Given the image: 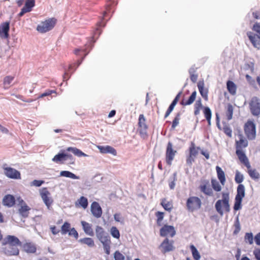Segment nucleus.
Masks as SVG:
<instances>
[{
    "mask_svg": "<svg viewBox=\"0 0 260 260\" xmlns=\"http://www.w3.org/2000/svg\"><path fill=\"white\" fill-rule=\"evenodd\" d=\"M244 176L238 170L236 171L235 181L239 184L237 189V194L235 196L233 209L234 211L240 210L242 208L243 199L245 196V189L244 185L241 183L243 181Z\"/></svg>",
    "mask_w": 260,
    "mask_h": 260,
    "instance_id": "1",
    "label": "nucleus"
},
{
    "mask_svg": "<svg viewBox=\"0 0 260 260\" xmlns=\"http://www.w3.org/2000/svg\"><path fill=\"white\" fill-rule=\"evenodd\" d=\"M230 194L229 192H222V199L218 200L216 201L215 204V208L216 211L220 214V216H223V211L222 206L224 208L225 211L226 212L230 211V205L229 203L230 201Z\"/></svg>",
    "mask_w": 260,
    "mask_h": 260,
    "instance_id": "2",
    "label": "nucleus"
},
{
    "mask_svg": "<svg viewBox=\"0 0 260 260\" xmlns=\"http://www.w3.org/2000/svg\"><path fill=\"white\" fill-rule=\"evenodd\" d=\"M102 34V31L99 29V26L97 27V28L92 32V35L90 38V40L85 45V47L84 48L81 49L80 48H76L74 50V53L78 55L80 54V52L85 53L87 52V50L89 49V52L93 48L94 46V43L98 39L99 37Z\"/></svg>",
    "mask_w": 260,
    "mask_h": 260,
    "instance_id": "3",
    "label": "nucleus"
},
{
    "mask_svg": "<svg viewBox=\"0 0 260 260\" xmlns=\"http://www.w3.org/2000/svg\"><path fill=\"white\" fill-rule=\"evenodd\" d=\"M252 30L258 34L251 31H247V36L254 47L260 49V23L256 22L252 27Z\"/></svg>",
    "mask_w": 260,
    "mask_h": 260,
    "instance_id": "4",
    "label": "nucleus"
},
{
    "mask_svg": "<svg viewBox=\"0 0 260 260\" xmlns=\"http://www.w3.org/2000/svg\"><path fill=\"white\" fill-rule=\"evenodd\" d=\"M117 3L115 2V0H107V4L106 5V10L103 12V14L102 18L100 20L96 22V26L93 29V32L99 26V29L102 31V27H105L106 25V22L110 19V18H109V19L106 21V22H104L105 17H106L109 13H110L112 9L116 6Z\"/></svg>",
    "mask_w": 260,
    "mask_h": 260,
    "instance_id": "5",
    "label": "nucleus"
},
{
    "mask_svg": "<svg viewBox=\"0 0 260 260\" xmlns=\"http://www.w3.org/2000/svg\"><path fill=\"white\" fill-rule=\"evenodd\" d=\"M244 133L249 140H253L256 138V125L253 120H248L244 124Z\"/></svg>",
    "mask_w": 260,
    "mask_h": 260,
    "instance_id": "6",
    "label": "nucleus"
},
{
    "mask_svg": "<svg viewBox=\"0 0 260 260\" xmlns=\"http://www.w3.org/2000/svg\"><path fill=\"white\" fill-rule=\"evenodd\" d=\"M56 19L54 18H49L38 25L37 30L42 33H45L51 30L55 26Z\"/></svg>",
    "mask_w": 260,
    "mask_h": 260,
    "instance_id": "7",
    "label": "nucleus"
},
{
    "mask_svg": "<svg viewBox=\"0 0 260 260\" xmlns=\"http://www.w3.org/2000/svg\"><path fill=\"white\" fill-rule=\"evenodd\" d=\"M201 200L197 197H189L186 201V206L189 211L193 212L201 207Z\"/></svg>",
    "mask_w": 260,
    "mask_h": 260,
    "instance_id": "8",
    "label": "nucleus"
},
{
    "mask_svg": "<svg viewBox=\"0 0 260 260\" xmlns=\"http://www.w3.org/2000/svg\"><path fill=\"white\" fill-rule=\"evenodd\" d=\"M249 109L251 113L255 116L260 114V99L257 96H253L249 102Z\"/></svg>",
    "mask_w": 260,
    "mask_h": 260,
    "instance_id": "9",
    "label": "nucleus"
},
{
    "mask_svg": "<svg viewBox=\"0 0 260 260\" xmlns=\"http://www.w3.org/2000/svg\"><path fill=\"white\" fill-rule=\"evenodd\" d=\"M145 118L143 114H140L139 117L138 125L139 128V133L141 137L145 138L147 136L148 126L145 123Z\"/></svg>",
    "mask_w": 260,
    "mask_h": 260,
    "instance_id": "10",
    "label": "nucleus"
},
{
    "mask_svg": "<svg viewBox=\"0 0 260 260\" xmlns=\"http://www.w3.org/2000/svg\"><path fill=\"white\" fill-rule=\"evenodd\" d=\"M4 174L9 178L19 180L21 179L20 172L17 170L11 167L4 168Z\"/></svg>",
    "mask_w": 260,
    "mask_h": 260,
    "instance_id": "11",
    "label": "nucleus"
},
{
    "mask_svg": "<svg viewBox=\"0 0 260 260\" xmlns=\"http://www.w3.org/2000/svg\"><path fill=\"white\" fill-rule=\"evenodd\" d=\"M3 245H10V246H21L22 242L18 237L14 235H8L6 237L3 242Z\"/></svg>",
    "mask_w": 260,
    "mask_h": 260,
    "instance_id": "12",
    "label": "nucleus"
},
{
    "mask_svg": "<svg viewBox=\"0 0 260 260\" xmlns=\"http://www.w3.org/2000/svg\"><path fill=\"white\" fill-rule=\"evenodd\" d=\"M176 152L177 151L173 148L172 143L169 141L167 144L166 152V160L168 165H171Z\"/></svg>",
    "mask_w": 260,
    "mask_h": 260,
    "instance_id": "13",
    "label": "nucleus"
},
{
    "mask_svg": "<svg viewBox=\"0 0 260 260\" xmlns=\"http://www.w3.org/2000/svg\"><path fill=\"white\" fill-rule=\"evenodd\" d=\"M41 197L48 209H49L50 207L53 203V200L50 197V193L48 190L47 187H43L40 191Z\"/></svg>",
    "mask_w": 260,
    "mask_h": 260,
    "instance_id": "14",
    "label": "nucleus"
},
{
    "mask_svg": "<svg viewBox=\"0 0 260 260\" xmlns=\"http://www.w3.org/2000/svg\"><path fill=\"white\" fill-rule=\"evenodd\" d=\"M175 234L176 231L173 225L165 224L160 229V236L161 237H166L169 235L173 237Z\"/></svg>",
    "mask_w": 260,
    "mask_h": 260,
    "instance_id": "15",
    "label": "nucleus"
},
{
    "mask_svg": "<svg viewBox=\"0 0 260 260\" xmlns=\"http://www.w3.org/2000/svg\"><path fill=\"white\" fill-rule=\"evenodd\" d=\"M2 252L8 256H16L19 254V250L17 246L7 245V246L2 248Z\"/></svg>",
    "mask_w": 260,
    "mask_h": 260,
    "instance_id": "16",
    "label": "nucleus"
},
{
    "mask_svg": "<svg viewBox=\"0 0 260 260\" xmlns=\"http://www.w3.org/2000/svg\"><path fill=\"white\" fill-rule=\"evenodd\" d=\"M90 211L92 215L95 218H99L102 216L103 211L98 202L94 201L91 203Z\"/></svg>",
    "mask_w": 260,
    "mask_h": 260,
    "instance_id": "17",
    "label": "nucleus"
},
{
    "mask_svg": "<svg viewBox=\"0 0 260 260\" xmlns=\"http://www.w3.org/2000/svg\"><path fill=\"white\" fill-rule=\"evenodd\" d=\"M10 21H6L0 25V37L2 39H8L9 37Z\"/></svg>",
    "mask_w": 260,
    "mask_h": 260,
    "instance_id": "18",
    "label": "nucleus"
},
{
    "mask_svg": "<svg viewBox=\"0 0 260 260\" xmlns=\"http://www.w3.org/2000/svg\"><path fill=\"white\" fill-rule=\"evenodd\" d=\"M2 204L5 207L11 208L14 206L16 204V199L15 197L11 194L5 195L2 200Z\"/></svg>",
    "mask_w": 260,
    "mask_h": 260,
    "instance_id": "19",
    "label": "nucleus"
},
{
    "mask_svg": "<svg viewBox=\"0 0 260 260\" xmlns=\"http://www.w3.org/2000/svg\"><path fill=\"white\" fill-rule=\"evenodd\" d=\"M236 154L240 161L243 163L247 169L250 168L251 166L248 161V159L242 149H236Z\"/></svg>",
    "mask_w": 260,
    "mask_h": 260,
    "instance_id": "20",
    "label": "nucleus"
},
{
    "mask_svg": "<svg viewBox=\"0 0 260 260\" xmlns=\"http://www.w3.org/2000/svg\"><path fill=\"white\" fill-rule=\"evenodd\" d=\"M98 149L101 153L103 154H111L114 156H116L117 155V151L116 149L109 145L106 146H98Z\"/></svg>",
    "mask_w": 260,
    "mask_h": 260,
    "instance_id": "21",
    "label": "nucleus"
},
{
    "mask_svg": "<svg viewBox=\"0 0 260 260\" xmlns=\"http://www.w3.org/2000/svg\"><path fill=\"white\" fill-rule=\"evenodd\" d=\"M173 241H169L168 238H166L163 242L161 243L160 246L163 248V252L166 253L172 251L174 249L173 245Z\"/></svg>",
    "mask_w": 260,
    "mask_h": 260,
    "instance_id": "22",
    "label": "nucleus"
},
{
    "mask_svg": "<svg viewBox=\"0 0 260 260\" xmlns=\"http://www.w3.org/2000/svg\"><path fill=\"white\" fill-rule=\"evenodd\" d=\"M198 87L199 90V92L203 97V98L205 100L207 101L208 98V90L207 89H204V81H199L198 83Z\"/></svg>",
    "mask_w": 260,
    "mask_h": 260,
    "instance_id": "23",
    "label": "nucleus"
},
{
    "mask_svg": "<svg viewBox=\"0 0 260 260\" xmlns=\"http://www.w3.org/2000/svg\"><path fill=\"white\" fill-rule=\"evenodd\" d=\"M95 235L98 240H101L107 236H109V235L107 233L104 228L100 225H96L95 228Z\"/></svg>",
    "mask_w": 260,
    "mask_h": 260,
    "instance_id": "24",
    "label": "nucleus"
},
{
    "mask_svg": "<svg viewBox=\"0 0 260 260\" xmlns=\"http://www.w3.org/2000/svg\"><path fill=\"white\" fill-rule=\"evenodd\" d=\"M239 136L240 137L239 140L236 141V149H242L243 148L247 147L248 145V141L243 138L242 134H239Z\"/></svg>",
    "mask_w": 260,
    "mask_h": 260,
    "instance_id": "25",
    "label": "nucleus"
},
{
    "mask_svg": "<svg viewBox=\"0 0 260 260\" xmlns=\"http://www.w3.org/2000/svg\"><path fill=\"white\" fill-rule=\"evenodd\" d=\"M22 247L24 250L28 253H34L37 250L35 245L31 242H27L23 244Z\"/></svg>",
    "mask_w": 260,
    "mask_h": 260,
    "instance_id": "26",
    "label": "nucleus"
},
{
    "mask_svg": "<svg viewBox=\"0 0 260 260\" xmlns=\"http://www.w3.org/2000/svg\"><path fill=\"white\" fill-rule=\"evenodd\" d=\"M81 223L82 226L83 231L86 235L91 237L94 236V232L89 223L85 221H82Z\"/></svg>",
    "mask_w": 260,
    "mask_h": 260,
    "instance_id": "27",
    "label": "nucleus"
},
{
    "mask_svg": "<svg viewBox=\"0 0 260 260\" xmlns=\"http://www.w3.org/2000/svg\"><path fill=\"white\" fill-rule=\"evenodd\" d=\"M216 171L218 180H219L220 183L223 185L226 181L225 175L224 171L218 166L216 167Z\"/></svg>",
    "mask_w": 260,
    "mask_h": 260,
    "instance_id": "28",
    "label": "nucleus"
},
{
    "mask_svg": "<svg viewBox=\"0 0 260 260\" xmlns=\"http://www.w3.org/2000/svg\"><path fill=\"white\" fill-rule=\"evenodd\" d=\"M179 101V92L176 94L175 98L173 100V101L172 102L171 104L170 105L169 108H168L165 115V118H167L170 113L172 112L175 106L177 104L178 102Z\"/></svg>",
    "mask_w": 260,
    "mask_h": 260,
    "instance_id": "29",
    "label": "nucleus"
},
{
    "mask_svg": "<svg viewBox=\"0 0 260 260\" xmlns=\"http://www.w3.org/2000/svg\"><path fill=\"white\" fill-rule=\"evenodd\" d=\"M30 210V208L26 204H24L20 207L18 210L19 215L22 217L26 218L28 216L29 211Z\"/></svg>",
    "mask_w": 260,
    "mask_h": 260,
    "instance_id": "30",
    "label": "nucleus"
},
{
    "mask_svg": "<svg viewBox=\"0 0 260 260\" xmlns=\"http://www.w3.org/2000/svg\"><path fill=\"white\" fill-rule=\"evenodd\" d=\"M197 95V91L194 90L193 91L191 95L189 96L188 99L186 101L183 100L181 102H180V105L183 106H187L190 105L193 103L195 101Z\"/></svg>",
    "mask_w": 260,
    "mask_h": 260,
    "instance_id": "31",
    "label": "nucleus"
},
{
    "mask_svg": "<svg viewBox=\"0 0 260 260\" xmlns=\"http://www.w3.org/2000/svg\"><path fill=\"white\" fill-rule=\"evenodd\" d=\"M160 205L166 211L169 212L171 211L173 207L172 202L171 201H167L166 198L161 199Z\"/></svg>",
    "mask_w": 260,
    "mask_h": 260,
    "instance_id": "32",
    "label": "nucleus"
},
{
    "mask_svg": "<svg viewBox=\"0 0 260 260\" xmlns=\"http://www.w3.org/2000/svg\"><path fill=\"white\" fill-rule=\"evenodd\" d=\"M227 89L232 95H235L236 93L237 86L232 81L228 80L226 82Z\"/></svg>",
    "mask_w": 260,
    "mask_h": 260,
    "instance_id": "33",
    "label": "nucleus"
},
{
    "mask_svg": "<svg viewBox=\"0 0 260 260\" xmlns=\"http://www.w3.org/2000/svg\"><path fill=\"white\" fill-rule=\"evenodd\" d=\"M59 176L70 178L73 179H80V177L79 176H77L76 175L69 171H61L60 172Z\"/></svg>",
    "mask_w": 260,
    "mask_h": 260,
    "instance_id": "34",
    "label": "nucleus"
},
{
    "mask_svg": "<svg viewBox=\"0 0 260 260\" xmlns=\"http://www.w3.org/2000/svg\"><path fill=\"white\" fill-rule=\"evenodd\" d=\"M89 53V51H88L87 53H85L84 55L81 57L80 59H78L77 61L74 63V65L73 64H69L68 66V71H71L73 70L74 66H76V68L73 70V71L72 72L71 74H73L76 69L82 63L84 59H85V57L88 55V54Z\"/></svg>",
    "mask_w": 260,
    "mask_h": 260,
    "instance_id": "35",
    "label": "nucleus"
},
{
    "mask_svg": "<svg viewBox=\"0 0 260 260\" xmlns=\"http://www.w3.org/2000/svg\"><path fill=\"white\" fill-rule=\"evenodd\" d=\"M65 151H67L64 150H61L58 153L53 157L52 160L55 162H61L62 161L64 160Z\"/></svg>",
    "mask_w": 260,
    "mask_h": 260,
    "instance_id": "36",
    "label": "nucleus"
},
{
    "mask_svg": "<svg viewBox=\"0 0 260 260\" xmlns=\"http://www.w3.org/2000/svg\"><path fill=\"white\" fill-rule=\"evenodd\" d=\"M66 151H72L74 155H75L78 157L87 156V154L84 153L81 150H80L79 149H78L76 147H69L66 149Z\"/></svg>",
    "mask_w": 260,
    "mask_h": 260,
    "instance_id": "37",
    "label": "nucleus"
},
{
    "mask_svg": "<svg viewBox=\"0 0 260 260\" xmlns=\"http://www.w3.org/2000/svg\"><path fill=\"white\" fill-rule=\"evenodd\" d=\"M207 183L208 182H207L206 184L201 185L200 186V190L202 192H203L206 195L212 196H213L212 189L210 187H208L207 186Z\"/></svg>",
    "mask_w": 260,
    "mask_h": 260,
    "instance_id": "38",
    "label": "nucleus"
},
{
    "mask_svg": "<svg viewBox=\"0 0 260 260\" xmlns=\"http://www.w3.org/2000/svg\"><path fill=\"white\" fill-rule=\"evenodd\" d=\"M78 242L81 244L87 245L90 247H93L94 246V242L91 238L86 237L80 239Z\"/></svg>",
    "mask_w": 260,
    "mask_h": 260,
    "instance_id": "39",
    "label": "nucleus"
},
{
    "mask_svg": "<svg viewBox=\"0 0 260 260\" xmlns=\"http://www.w3.org/2000/svg\"><path fill=\"white\" fill-rule=\"evenodd\" d=\"M190 250L191 252L192 255L194 260H200L201 255L196 246L191 244L190 245Z\"/></svg>",
    "mask_w": 260,
    "mask_h": 260,
    "instance_id": "40",
    "label": "nucleus"
},
{
    "mask_svg": "<svg viewBox=\"0 0 260 260\" xmlns=\"http://www.w3.org/2000/svg\"><path fill=\"white\" fill-rule=\"evenodd\" d=\"M248 173L250 178L255 180L257 181L260 178L259 173L256 170V169H248Z\"/></svg>",
    "mask_w": 260,
    "mask_h": 260,
    "instance_id": "41",
    "label": "nucleus"
},
{
    "mask_svg": "<svg viewBox=\"0 0 260 260\" xmlns=\"http://www.w3.org/2000/svg\"><path fill=\"white\" fill-rule=\"evenodd\" d=\"M222 124L223 125L222 130L224 133L227 135L229 137L231 138L232 136V129L230 126L226 123V122L223 121Z\"/></svg>",
    "mask_w": 260,
    "mask_h": 260,
    "instance_id": "42",
    "label": "nucleus"
},
{
    "mask_svg": "<svg viewBox=\"0 0 260 260\" xmlns=\"http://www.w3.org/2000/svg\"><path fill=\"white\" fill-rule=\"evenodd\" d=\"M177 180V172H174L169 180V185L170 189H174L175 186V181Z\"/></svg>",
    "mask_w": 260,
    "mask_h": 260,
    "instance_id": "43",
    "label": "nucleus"
},
{
    "mask_svg": "<svg viewBox=\"0 0 260 260\" xmlns=\"http://www.w3.org/2000/svg\"><path fill=\"white\" fill-rule=\"evenodd\" d=\"M234 108L232 104H228L227 105V109L226 111V116L227 119L230 120L233 118Z\"/></svg>",
    "mask_w": 260,
    "mask_h": 260,
    "instance_id": "44",
    "label": "nucleus"
},
{
    "mask_svg": "<svg viewBox=\"0 0 260 260\" xmlns=\"http://www.w3.org/2000/svg\"><path fill=\"white\" fill-rule=\"evenodd\" d=\"M78 201L79 205L84 209H85L88 207V202L86 197L81 196Z\"/></svg>",
    "mask_w": 260,
    "mask_h": 260,
    "instance_id": "45",
    "label": "nucleus"
},
{
    "mask_svg": "<svg viewBox=\"0 0 260 260\" xmlns=\"http://www.w3.org/2000/svg\"><path fill=\"white\" fill-rule=\"evenodd\" d=\"M71 228V224L68 221H65L61 227V233L62 235H66Z\"/></svg>",
    "mask_w": 260,
    "mask_h": 260,
    "instance_id": "46",
    "label": "nucleus"
},
{
    "mask_svg": "<svg viewBox=\"0 0 260 260\" xmlns=\"http://www.w3.org/2000/svg\"><path fill=\"white\" fill-rule=\"evenodd\" d=\"M165 213L161 211H157L155 212V216L157 217L156 223L157 225L161 226L162 225V220L164 219Z\"/></svg>",
    "mask_w": 260,
    "mask_h": 260,
    "instance_id": "47",
    "label": "nucleus"
},
{
    "mask_svg": "<svg viewBox=\"0 0 260 260\" xmlns=\"http://www.w3.org/2000/svg\"><path fill=\"white\" fill-rule=\"evenodd\" d=\"M235 230L233 234L235 235L239 233L241 230V225L239 219V214L236 216L234 222Z\"/></svg>",
    "mask_w": 260,
    "mask_h": 260,
    "instance_id": "48",
    "label": "nucleus"
},
{
    "mask_svg": "<svg viewBox=\"0 0 260 260\" xmlns=\"http://www.w3.org/2000/svg\"><path fill=\"white\" fill-rule=\"evenodd\" d=\"M110 234L111 236L115 239H119L120 238V232L116 226H112L110 229Z\"/></svg>",
    "mask_w": 260,
    "mask_h": 260,
    "instance_id": "49",
    "label": "nucleus"
},
{
    "mask_svg": "<svg viewBox=\"0 0 260 260\" xmlns=\"http://www.w3.org/2000/svg\"><path fill=\"white\" fill-rule=\"evenodd\" d=\"M75 158L71 154L65 151L64 160L67 161V164L74 165L75 164Z\"/></svg>",
    "mask_w": 260,
    "mask_h": 260,
    "instance_id": "50",
    "label": "nucleus"
},
{
    "mask_svg": "<svg viewBox=\"0 0 260 260\" xmlns=\"http://www.w3.org/2000/svg\"><path fill=\"white\" fill-rule=\"evenodd\" d=\"M35 5V0H26L23 7L30 12Z\"/></svg>",
    "mask_w": 260,
    "mask_h": 260,
    "instance_id": "51",
    "label": "nucleus"
},
{
    "mask_svg": "<svg viewBox=\"0 0 260 260\" xmlns=\"http://www.w3.org/2000/svg\"><path fill=\"white\" fill-rule=\"evenodd\" d=\"M211 185L213 189L215 191L218 192L221 190V186L216 180L212 179L211 180Z\"/></svg>",
    "mask_w": 260,
    "mask_h": 260,
    "instance_id": "52",
    "label": "nucleus"
},
{
    "mask_svg": "<svg viewBox=\"0 0 260 260\" xmlns=\"http://www.w3.org/2000/svg\"><path fill=\"white\" fill-rule=\"evenodd\" d=\"M52 93H56V90L48 89L46 90L45 92L40 94L38 96V98L39 99V98H44L45 96H48L51 95Z\"/></svg>",
    "mask_w": 260,
    "mask_h": 260,
    "instance_id": "53",
    "label": "nucleus"
},
{
    "mask_svg": "<svg viewBox=\"0 0 260 260\" xmlns=\"http://www.w3.org/2000/svg\"><path fill=\"white\" fill-rule=\"evenodd\" d=\"M203 113L206 119L211 118L212 117V112L210 108L209 107H205L203 108Z\"/></svg>",
    "mask_w": 260,
    "mask_h": 260,
    "instance_id": "54",
    "label": "nucleus"
},
{
    "mask_svg": "<svg viewBox=\"0 0 260 260\" xmlns=\"http://www.w3.org/2000/svg\"><path fill=\"white\" fill-rule=\"evenodd\" d=\"M244 238L245 242H248L249 244L251 245L253 243V236L252 233H246Z\"/></svg>",
    "mask_w": 260,
    "mask_h": 260,
    "instance_id": "55",
    "label": "nucleus"
},
{
    "mask_svg": "<svg viewBox=\"0 0 260 260\" xmlns=\"http://www.w3.org/2000/svg\"><path fill=\"white\" fill-rule=\"evenodd\" d=\"M68 233L69 236H73L76 240L78 239L79 237V234L75 228H70Z\"/></svg>",
    "mask_w": 260,
    "mask_h": 260,
    "instance_id": "56",
    "label": "nucleus"
},
{
    "mask_svg": "<svg viewBox=\"0 0 260 260\" xmlns=\"http://www.w3.org/2000/svg\"><path fill=\"white\" fill-rule=\"evenodd\" d=\"M246 79L249 84L253 87H256V82L254 79L252 78L251 76L247 74L245 76Z\"/></svg>",
    "mask_w": 260,
    "mask_h": 260,
    "instance_id": "57",
    "label": "nucleus"
},
{
    "mask_svg": "<svg viewBox=\"0 0 260 260\" xmlns=\"http://www.w3.org/2000/svg\"><path fill=\"white\" fill-rule=\"evenodd\" d=\"M179 123V112L176 113L174 120H173L172 124L171 127V130H174L177 124Z\"/></svg>",
    "mask_w": 260,
    "mask_h": 260,
    "instance_id": "58",
    "label": "nucleus"
},
{
    "mask_svg": "<svg viewBox=\"0 0 260 260\" xmlns=\"http://www.w3.org/2000/svg\"><path fill=\"white\" fill-rule=\"evenodd\" d=\"M114 258L115 260H124L125 259L124 256L118 250H117L114 252Z\"/></svg>",
    "mask_w": 260,
    "mask_h": 260,
    "instance_id": "59",
    "label": "nucleus"
},
{
    "mask_svg": "<svg viewBox=\"0 0 260 260\" xmlns=\"http://www.w3.org/2000/svg\"><path fill=\"white\" fill-rule=\"evenodd\" d=\"M45 181L43 180H34L32 182H30V186H35L36 187H40L43 184H44Z\"/></svg>",
    "mask_w": 260,
    "mask_h": 260,
    "instance_id": "60",
    "label": "nucleus"
},
{
    "mask_svg": "<svg viewBox=\"0 0 260 260\" xmlns=\"http://www.w3.org/2000/svg\"><path fill=\"white\" fill-rule=\"evenodd\" d=\"M99 241L102 243L103 246H105L107 244H111V243L110 236H107L105 238H104L102 239L99 240Z\"/></svg>",
    "mask_w": 260,
    "mask_h": 260,
    "instance_id": "61",
    "label": "nucleus"
},
{
    "mask_svg": "<svg viewBox=\"0 0 260 260\" xmlns=\"http://www.w3.org/2000/svg\"><path fill=\"white\" fill-rule=\"evenodd\" d=\"M14 77L7 76L4 79L3 83L4 85H9L14 79Z\"/></svg>",
    "mask_w": 260,
    "mask_h": 260,
    "instance_id": "62",
    "label": "nucleus"
},
{
    "mask_svg": "<svg viewBox=\"0 0 260 260\" xmlns=\"http://www.w3.org/2000/svg\"><path fill=\"white\" fill-rule=\"evenodd\" d=\"M204 107L203 106L202 103V100L201 98H199L198 100L196 101L194 105V108H199L200 109H203V108Z\"/></svg>",
    "mask_w": 260,
    "mask_h": 260,
    "instance_id": "63",
    "label": "nucleus"
},
{
    "mask_svg": "<svg viewBox=\"0 0 260 260\" xmlns=\"http://www.w3.org/2000/svg\"><path fill=\"white\" fill-rule=\"evenodd\" d=\"M198 153V152L194 148V145L190 147L189 155L195 157Z\"/></svg>",
    "mask_w": 260,
    "mask_h": 260,
    "instance_id": "64",
    "label": "nucleus"
}]
</instances>
